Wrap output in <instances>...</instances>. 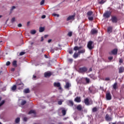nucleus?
<instances>
[{
    "instance_id": "obj_38",
    "label": "nucleus",
    "mask_w": 124,
    "mask_h": 124,
    "mask_svg": "<svg viewBox=\"0 0 124 124\" xmlns=\"http://www.w3.org/2000/svg\"><path fill=\"white\" fill-rule=\"evenodd\" d=\"M5 101L4 100H2V102L1 103H0V106H2V105H3L4 103H5Z\"/></svg>"
},
{
    "instance_id": "obj_29",
    "label": "nucleus",
    "mask_w": 124,
    "mask_h": 124,
    "mask_svg": "<svg viewBox=\"0 0 124 124\" xmlns=\"http://www.w3.org/2000/svg\"><path fill=\"white\" fill-rule=\"evenodd\" d=\"M15 122L16 124H18V123H20V118L17 117L16 119Z\"/></svg>"
},
{
    "instance_id": "obj_6",
    "label": "nucleus",
    "mask_w": 124,
    "mask_h": 124,
    "mask_svg": "<svg viewBox=\"0 0 124 124\" xmlns=\"http://www.w3.org/2000/svg\"><path fill=\"white\" fill-rule=\"evenodd\" d=\"M53 86L55 88H59V90H62V86H61V83L60 82H54Z\"/></svg>"
},
{
    "instance_id": "obj_46",
    "label": "nucleus",
    "mask_w": 124,
    "mask_h": 124,
    "mask_svg": "<svg viewBox=\"0 0 124 124\" xmlns=\"http://www.w3.org/2000/svg\"><path fill=\"white\" fill-rule=\"evenodd\" d=\"M16 8V7L15 6H12V8L11 9V11H12L14 9H15Z\"/></svg>"
},
{
    "instance_id": "obj_40",
    "label": "nucleus",
    "mask_w": 124,
    "mask_h": 124,
    "mask_svg": "<svg viewBox=\"0 0 124 124\" xmlns=\"http://www.w3.org/2000/svg\"><path fill=\"white\" fill-rule=\"evenodd\" d=\"M89 76L90 78H91L92 79H94V75L91 74V75H90Z\"/></svg>"
},
{
    "instance_id": "obj_47",
    "label": "nucleus",
    "mask_w": 124,
    "mask_h": 124,
    "mask_svg": "<svg viewBox=\"0 0 124 124\" xmlns=\"http://www.w3.org/2000/svg\"><path fill=\"white\" fill-rule=\"evenodd\" d=\"M23 55H25V52H21L19 53L20 56H23Z\"/></svg>"
},
{
    "instance_id": "obj_14",
    "label": "nucleus",
    "mask_w": 124,
    "mask_h": 124,
    "mask_svg": "<svg viewBox=\"0 0 124 124\" xmlns=\"http://www.w3.org/2000/svg\"><path fill=\"white\" fill-rule=\"evenodd\" d=\"M111 52L112 54V55H117V54H118V49H114L111 51Z\"/></svg>"
},
{
    "instance_id": "obj_13",
    "label": "nucleus",
    "mask_w": 124,
    "mask_h": 124,
    "mask_svg": "<svg viewBox=\"0 0 124 124\" xmlns=\"http://www.w3.org/2000/svg\"><path fill=\"white\" fill-rule=\"evenodd\" d=\"M112 31H113V27L112 26H109L108 28L107 32L108 33H111V32H112Z\"/></svg>"
},
{
    "instance_id": "obj_57",
    "label": "nucleus",
    "mask_w": 124,
    "mask_h": 124,
    "mask_svg": "<svg viewBox=\"0 0 124 124\" xmlns=\"http://www.w3.org/2000/svg\"><path fill=\"white\" fill-rule=\"evenodd\" d=\"M51 41H52V40L49 39V40H48L47 41V42H48V43H50L51 42Z\"/></svg>"
},
{
    "instance_id": "obj_25",
    "label": "nucleus",
    "mask_w": 124,
    "mask_h": 124,
    "mask_svg": "<svg viewBox=\"0 0 124 124\" xmlns=\"http://www.w3.org/2000/svg\"><path fill=\"white\" fill-rule=\"evenodd\" d=\"M45 28L44 27H40L39 28V32H43L44 31Z\"/></svg>"
},
{
    "instance_id": "obj_28",
    "label": "nucleus",
    "mask_w": 124,
    "mask_h": 124,
    "mask_svg": "<svg viewBox=\"0 0 124 124\" xmlns=\"http://www.w3.org/2000/svg\"><path fill=\"white\" fill-rule=\"evenodd\" d=\"M24 92L25 93H30V89H25L24 91Z\"/></svg>"
},
{
    "instance_id": "obj_5",
    "label": "nucleus",
    "mask_w": 124,
    "mask_h": 124,
    "mask_svg": "<svg viewBox=\"0 0 124 124\" xmlns=\"http://www.w3.org/2000/svg\"><path fill=\"white\" fill-rule=\"evenodd\" d=\"M93 41H90L88 44H87V47L88 48V49H89V50H93Z\"/></svg>"
},
{
    "instance_id": "obj_17",
    "label": "nucleus",
    "mask_w": 124,
    "mask_h": 124,
    "mask_svg": "<svg viewBox=\"0 0 124 124\" xmlns=\"http://www.w3.org/2000/svg\"><path fill=\"white\" fill-rule=\"evenodd\" d=\"M31 114H34V115H35V114H36V112H35V110L31 109L28 112L29 115H31Z\"/></svg>"
},
{
    "instance_id": "obj_37",
    "label": "nucleus",
    "mask_w": 124,
    "mask_h": 124,
    "mask_svg": "<svg viewBox=\"0 0 124 124\" xmlns=\"http://www.w3.org/2000/svg\"><path fill=\"white\" fill-rule=\"evenodd\" d=\"M99 4H103V3H105V1L103 0H101V1L99 2Z\"/></svg>"
},
{
    "instance_id": "obj_3",
    "label": "nucleus",
    "mask_w": 124,
    "mask_h": 124,
    "mask_svg": "<svg viewBox=\"0 0 124 124\" xmlns=\"http://www.w3.org/2000/svg\"><path fill=\"white\" fill-rule=\"evenodd\" d=\"M93 11H90L87 13V15L88 16V19L89 21L93 20V16H91L93 15Z\"/></svg>"
},
{
    "instance_id": "obj_18",
    "label": "nucleus",
    "mask_w": 124,
    "mask_h": 124,
    "mask_svg": "<svg viewBox=\"0 0 124 124\" xmlns=\"http://www.w3.org/2000/svg\"><path fill=\"white\" fill-rule=\"evenodd\" d=\"M84 103L86 105H90V103L89 102V98H87L84 99Z\"/></svg>"
},
{
    "instance_id": "obj_7",
    "label": "nucleus",
    "mask_w": 124,
    "mask_h": 124,
    "mask_svg": "<svg viewBox=\"0 0 124 124\" xmlns=\"http://www.w3.org/2000/svg\"><path fill=\"white\" fill-rule=\"evenodd\" d=\"M105 119L107 122H111L112 120V117H111L108 114H106Z\"/></svg>"
},
{
    "instance_id": "obj_64",
    "label": "nucleus",
    "mask_w": 124,
    "mask_h": 124,
    "mask_svg": "<svg viewBox=\"0 0 124 124\" xmlns=\"http://www.w3.org/2000/svg\"><path fill=\"white\" fill-rule=\"evenodd\" d=\"M58 124H62V122H60L58 123Z\"/></svg>"
},
{
    "instance_id": "obj_51",
    "label": "nucleus",
    "mask_w": 124,
    "mask_h": 124,
    "mask_svg": "<svg viewBox=\"0 0 124 124\" xmlns=\"http://www.w3.org/2000/svg\"><path fill=\"white\" fill-rule=\"evenodd\" d=\"M42 19H45L46 18V16L45 15H43L41 17Z\"/></svg>"
},
{
    "instance_id": "obj_16",
    "label": "nucleus",
    "mask_w": 124,
    "mask_h": 124,
    "mask_svg": "<svg viewBox=\"0 0 124 124\" xmlns=\"http://www.w3.org/2000/svg\"><path fill=\"white\" fill-rule=\"evenodd\" d=\"M70 87H71V85L70 84V83H69V82H67L65 86V89H69Z\"/></svg>"
},
{
    "instance_id": "obj_62",
    "label": "nucleus",
    "mask_w": 124,
    "mask_h": 124,
    "mask_svg": "<svg viewBox=\"0 0 124 124\" xmlns=\"http://www.w3.org/2000/svg\"><path fill=\"white\" fill-rule=\"evenodd\" d=\"M45 57L46 59H47V58H48V56H47V55H45Z\"/></svg>"
},
{
    "instance_id": "obj_52",
    "label": "nucleus",
    "mask_w": 124,
    "mask_h": 124,
    "mask_svg": "<svg viewBox=\"0 0 124 124\" xmlns=\"http://www.w3.org/2000/svg\"><path fill=\"white\" fill-rule=\"evenodd\" d=\"M17 27H18V28H21V27H22V24L19 23L18 24Z\"/></svg>"
},
{
    "instance_id": "obj_20",
    "label": "nucleus",
    "mask_w": 124,
    "mask_h": 124,
    "mask_svg": "<svg viewBox=\"0 0 124 124\" xmlns=\"http://www.w3.org/2000/svg\"><path fill=\"white\" fill-rule=\"evenodd\" d=\"M80 49H82V46L78 47L76 46L74 47V51H78V50H80Z\"/></svg>"
},
{
    "instance_id": "obj_19",
    "label": "nucleus",
    "mask_w": 124,
    "mask_h": 124,
    "mask_svg": "<svg viewBox=\"0 0 124 124\" xmlns=\"http://www.w3.org/2000/svg\"><path fill=\"white\" fill-rule=\"evenodd\" d=\"M124 72V67H120L119 69V73H123V72Z\"/></svg>"
},
{
    "instance_id": "obj_9",
    "label": "nucleus",
    "mask_w": 124,
    "mask_h": 124,
    "mask_svg": "<svg viewBox=\"0 0 124 124\" xmlns=\"http://www.w3.org/2000/svg\"><path fill=\"white\" fill-rule=\"evenodd\" d=\"M106 98L107 100H111V99H112V95L110 92H108L106 93Z\"/></svg>"
},
{
    "instance_id": "obj_54",
    "label": "nucleus",
    "mask_w": 124,
    "mask_h": 124,
    "mask_svg": "<svg viewBox=\"0 0 124 124\" xmlns=\"http://www.w3.org/2000/svg\"><path fill=\"white\" fill-rule=\"evenodd\" d=\"M11 71H12L13 72L15 71V68H12L11 69Z\"/></svg>"
},
{
    "instance_id": "obj_10",
    "label": "nucleus",
    "mask_w": 124,
    "mask_h": 124,
    "mask_svg": "<svg viewBox=\"0 0 124 124\" xmlns=\"http://www.w3.org/2000/svg\"><path fill=\"white\" fill-rule=\"evenodd\" d=\"M75 15L72 16H70L68 17L67 18L66 21H69L70 20H75Z\"/></svg>"
},
{
    "instance_id": "obj_15",
    "label": "nucleus",
    "mask_w": 124,
    "mask_h": 124,
    "mask_svg": "<svg viewBox=\"0 0 124 124\" xmlns=\"http://www.w3.org/2000/svg\"><path fill=\"white\" fill-rule=\"evenodd\" d=\"M45 77H50L52 74L51 73L46 72L44 74Z\"/></svg>"
},
{
    "instance_id": "obj_1",
    "label": "nucleus",
    "mask_w": 124,
    "mask_h": 124,
    "mask_svg": "<svg viewBox=\"0 0 124 124\" xmlns=\"http://www.w3.org/2000/svg\"><path fill=\"white\" fill-rule=\"evenodd\" d=\"M112 9H110L109 11H106V12L103 14V17L106 19H108L111 16L112 14Z\"/></svg>"
},
{
    "instance_id": "obj_56",
    "label": "nucleus",
    "mask_w": 124,
    "mask_h": 124,
    "mask_svg": "<svg viewBox=\"0 0 124 124\" xmlns=\"http://www.w3.org/2000/svg\"><path fill=\"white\" fill-rule=\"evenodd\" d=\"M92 71H93V70H92V68H89V72H91Z\"/></svg>"
},
{
    "instance_id": "obj_4",
    "label": "nucleus",
    "mask_w": 124,
    "mask_h": 124,
    "mask_svg": "<svg viewBox=\"0 0 124 124\" xmlns=\"http://www.w3.org/2000/svg\"><path fill=\"white\" fill-rule=\"evenodd\" d=\"M111 21L112 23L117 24L118 23V17L116 16H111Z\"/></svg>"
},
{
    "instance_id": "obj_27",
    "label": "nucleus",
    "mask_w": 124,
    "mask_h": 124,
    "mask_svg": "<svg viewBox=\"0 0 124 124\" xmlns=\"http://www.w3.org/2000/svg\"><path fill=\"white\" fill-rule=\"evenodd\" d=\"M118 85V83H115L113 85V90H117V86Z\"/></svg>"
},
{
    "instance_id": "obj_34",
    "label": "nucleus",
    "mask_w": 124,
    "mask_h": 124,
    "mask_svg": "<svg viewBox=\"0 0 124 124\" xmlns=\"http://www.w3.org/2000/svg\"><path fill=\"white\" fill-rule=\"evenodd\" d=\"M27 103V101L26 100H23L21 103V105H25Z\"/></svg>"
},
{
    "instance_id": "obj_60",
    "label": "nucleus",
    "mask_w": 124,
    "mask_h": 124,
    "mask_svg": "<svg viewBox=\"0 0 124 124\" xmlns=\"http://www.w3.org/2000/svg\"><path fill=\"white\" fill-rule=\"evenodd\" d=\"M33 78H34V79H35V78H36V76L35 75L33 76Z\"/></svg>"
},
{
    "instance_id": "obj_59",
    "label": "nucleus",
    "mask_w": 124,
    "mask_h": 124,
    "mask_svg": "<svg viewBox=\"0 0 124 124\" xmlns=\"http://www.w3.org/2000/svg\"><path fill=\"white\" fill-rule=\"evenodd\" d=\"M72 61H73V60L71 59H69V62H72Z\"/></svg>"
},
{
    "instance_id": "obj_33",
    "label": "nucleus",
    "mask_w": 124,
    "mask_h": 124,
    "mask_svg": "<svg viewBox=\"0 0 124 124\" xmlns=\"http://www.w3.org/2000/svg\"><path fill=\"white\" fill-rule=\"evenodd\" d=\"M69 103L70 104L71 106H73V105H74V103L71 100H69Z\"/></svg>"
},
{
    "instance_id": "obj_35",
    "label": "nucleus",
    "mask_w": 124,
    "mask_h": 124,
    "mask_svg": "<svg viewBox=\"0 0 124 124\" xmlns=\"http://www.w3.org/2000/svg\"><path fill=\"white\" fill-rule=\"evenodd\" d=\"M67 35H68V36H69L70 37L72 36V31L68 32Z\"/></svg>"
},
{
    "instance_id": "obj_63",
    "label": "nucleus",
    "mask_w": 124,
    "mask_h": 124,
    "mask_svg": "<svg viewBox=\"0 0 124 124\" xmlns=\"http://www.w3.org/2000/svg\"><path fill=\"white\" fill-rule=\"evenodd\" d=\"M112 124H117V122L112 123Z\"/></svg>"
},
{
    "instance_id": "obj_53",
    "label": "nucleus",
    "mask_w": 124,
    "mask_h": 124,
    "mask_svg": "<svg viewBox=\"0 0 124 124\" xmlns=\"http://www.w3.org/2000/svg\"><path fill=\"white\" fill-rule=\"evenodd\" d=\"M69 54H73V51L72 50H69Z\"/></svg>"
},
{
    "instance_id": "obj_45",
    "label": "nucleus",
    "mask_w": 124,
    "mask_h": 124,
    "mask_svg": "<svg viewBox=\"0 0 124 124\" xmlns=\"http://www.w3.org/2000/svg\"><path fill=\"white\" fill-rule=\"evenodd\" d=\"M12 23H14L15 22V17H13L11 19Z\"/></svg>"
},
{
    "instance_id": "obj_61",
    "label": "nucleus",
    "mask_w": 124,
    "mask_h": 124,
    "mask_svg": "<svg viewBox=\"0 0 124 124\" xmlns=\"http://www.w3.org/2000/svg\"><path fill=\"white\" fill-rule=\"evenodd\" d=\"M47 37H48L47 35H45V38H46Z\"/></svg>"
},
{
    "instance_id": "obj_21",
    "label": "nucleus",
    "mask_w": 124,
    "mask_h": 124,
    "mask_svg": "<svg viewBox=\"0 0 124 124\" xmlns=\"http://www.w3.org/2000/svg\"><path fill=\"white\" fill-rule=\"evenodd\" d=\"M77 109L78 111H81L82 110V105H78L77 106Z\"/></svg>"
},
{
    "instance_id": "obj_42",
    "label": "nucleus",
    "mask_w": 124,
    "mask_h": 124,
    "mask_svg": "<svg viewBox=\"0 0 124 124\" xmlns=\"http://www.w3.org/2000/svg\"><path fill=\"white\" fill-rule=\"evenodd\" d=\"M44 2H45V0H42L40 2V5H43V4H44Z\"/></svg>"
},
{
    "instance_id": "obj_31",
    "label": "nucleus",
    "mask_w": 124,
    "mask_h": 124,
    "mask_svg": "<svg viewBox=\"0 0 124 124\" xmlns=\"http://www.w3.org/2000/svg\"><path fill=\"white\" fill-rule=\"evenodd\" d=\"M16 89H17V86L16 85H14L12 87V90L13 91H15L16 90Z\"/></svg>"
},
{
    "instance_id": "obj_43",
    "label": "nucleus",
    "mask_w": 124,
    "mask_h": 124,
    "mask_svg": "<svg viewBox=\"0 0 124 124\" xmlns=\"http://www.w3.org/2000/svg\"><path fill=\"white\" fill-rule=\"evenodd\" d=\"M10 63H11L10 62L8 61L6 63V65H7V66H8V65H10Z\"/></svg>"
},
{
    "instance_id": "obj_24",
    "label": "nucleus",
    "mask_w": 124,
    "mask_h": 124,
    "mask_svg": "<svg viewBox=\"0 0 124 124\" xmlns=\"http://www.w3.org/2000/svg\"><path fill=\"white\" fill-rule=\"evenodd\" d=\"M62 113L63 116H65L66 115V110L64 109H62Z\"/></svg>"
},
{
    "instance_id": "obj_12",
    "label": "nucleus",
    "mask_w": 124,
    "mask_h": 124,
    "mask_svg": "<svg viewBox=\"0 0 124 124\" xmlns=\"http://www.w3.org/2000/svg\"><path fill=\"white\" fill-rule=\"evenodd\" d=\"M74 101L77 102L78 103H79V102H81V97L77 96L75 98Z\"/></svg>"
},
{
    "instance_id": "obj_22",
    "label": "nucleus",
    "mask_w": 124,
    "mask_h": 124,
    "mask_svg": "<svg viewBox=\"0 0 124 124\" xmlns=\"http://www.w3.org/2000/svg\"><path fill=\"white\" fill-rule=\"evenodd\" d=\"M86 52V49H83L81 50L78 51V54H84Z\"/></svg>"
},
{
    "instance_id": "obj_26",
    "label": "nucleus",
    "mask_w": 124,
    "mask_h": 124,
    "mask_svg": "<svg viewBox=\"0 0 124 124\" xmlns=\"http://www.w3.org/2000/svg\"><path fill=\"white\" fill-rule=\"evenodd\" d=\"M13 65L15 66V67H17V61H14L13 62Z\"/></svg>"
},
{
    "instance_id": "obj_32",
    "label": "nucleus",
    "mask_w": 124,
    "mask_h": 124,
    "mask_svg": "<svg viewBox=\"0 0 124 124\" xmlns=\"http://www.w3.org/2000/svg\"><path fill=\"white\" fill-rule=\"evenodd\" d=\"M85 81H86L87 84L90 83V78H85Z\"/></svg>"
},
{
    "instance_id": "obj_58",
    "label": "nucleus",
    "mask_w": 124,
    "mask_h": 124,
    "mask_svg": "<svg viewBox=\"0 0 124 124\" xmlns=\"http://www.w3.org/2000/svg\"><path fill=\"white\" fill-rule=\"evenodd\" d=\"M43 40H44V39L43 38V37H41V41H43Z\"/></svg>"
},
{
    "instance_id": "obj_44",
    "label": "nucleus",
    "mask_w": 124,
    "mask_h": 124,
    "mask_svg": "<svg viewBox=\"0 0 124 124\" xmlns=\"http://www.w3.org/2000/svg\"><path fill=\"white\" fill-rule=\"evenodd\" d=\"M58 104H59V105H62V101H59L58 102Z\"/></svg>"
},
{
    "instance_id": "obj_41",
    "label": "nucleus",
    "mask_w": 124,
    "mask_h": 124,
    "mask_svg": "<svg viewBox=\"0 0 124 124\" xmlns=\"http://www.w3.org/2000/svg\"><path fill=\"white\" fill-rule=\"evenodd\" d=\"M89 93H93V88H89Z\"/></svg>"
},
{
    "instance_id": "obj_36",
    "label": "nucleus",
    "mask_w": 124,
    "mask_h": 124,
    "mask_svg": "<svg viewBox=\"0 0 124 124\" xmlns=\"http://www.w3.org/2000/svg\"><path fill=\"white\" fill-rule=\"evenodd\" d=\"M93 112H96V111H97V108H96V107H94L92 109Z\"/></svg>"
},
{
    "instance_id": "obj_48",
    "label": "nucleus",
    "mask_w": 124,
    "mask_h": 124,
    "mask_svg": "<svg viewBox=\"0 0 124 124\" xmlns=\"http://www.w3.org/2000/svg\"><path fill=\"white\" fill-rule=\"evenodd\" d=\"M119 62H120V63H123V59H120V60H119Z\"/></svg>"
},
{
    "instance_id": "obj_23",
    "label": "nucleus",
    "mask_w": 124,
    "mask_h": 124,
    "mask_svg": "<svg viewBox=\"0 0 124 124\" xmlns=\"http://www.w3.org/2000/svg\"><path fill=\"white\" fill-rule=\"evenodd\" d=\"M79 56V53L75 52L73 55L74 59H77Z\"/></svg>"
},
{
    "instance_id": "obj_30",
    "label": "nucleus",
    "mask_w": 124,
    "mask_h": 124,
    "mask_svg": "<svg viewBox=\"0 0 124 124\" xmlns=\"http://www.w3.org/2000/svg\"><path fill=\"white\" fill-rule=\"evenodd\" d=\"M36 33V31L35 30H31V34H35Z\"/></svg>"
},
{
    "instance_id": "obj_49",
    "label": "nucleus",
    "mask_w": 124,
    "mask_h": 124,
    "mask_svg": "<svg viewBox=\"0 0 124 124\" xmlns=\"http://www.w3.org/2000/svg\"><path fill=\"white\" fill-rule=\"evenodd\" d=\"M23 121H24V122H27V121H28V118H27V117H24V118H23Z\"/></svg>"
},
{
    "instance_id": "obj_8",
    "label": "nucleus",
    "mask_w": 124,
    "mask_h": 124,
    "mask_svg": "<svg viewBox=\"0 0 124 124\" xmlns=\"http://www.w3.org/2000/svg\"><path fill=\"white\" fill-rule=\"evenodd\" d=\"M16 85L18 90H23V89H24V84L23 83H17Z\"/></svg>"
},
{
    "instance_id": "obj_11",
    "label": "nucleus",
    "mask_w": 124,
    "mask_h": 124,
    "mask_svg": "<svg viewBox=\"0 0 124 124\" xmlns=\"http://www.w3.org/2000/svg\"><path fill=\"white\" fill-rule=\"evenodd\" d=\"M98 33V31L97 30L93 29L91 30V34L93 35V34H97V33Z\"/></svg>"
},
{
    "instance_id": "obj_39",
    "label": "nucleus",
    "mask_w": 124,
    "mask_h": 124,
    "mask_svg": "<svg viewBox=\"0 0 124 124\" xmlns=\"http://www.w3.org/2000/svg\"><path fill=\"white\" fill-rule=\"evenodd\" d=\"M53 16H54V17H60V15L57 14H52Z\"/></svg>"
},
{
    "instance_id": "obj_55",
    "label": "nucleus",
    "mask_w": 124,
    "mask_h": 124,
    "mask_svg": "<svg viewBox=\"0 0 124 124\" xmlns=\"http://www.w3.org/2000/svg\"><path fill=\"white\" fill-rule=\"evenodd\" d=\"M106 81H109L110 80V78H105Z\"/></svg>"
},
{
    "instance_id": "obj_2",
    "label": "nucleus",
    "mask_w": 124,
    "mask_h": 124,
    "mask_svg": "<svg viewBox=\"0 0 124 124\" xmlns=\"http://www.w3.org/2000/svg\"><path fill=\"white\" fill-rule=\"evenodd\" d=\"M87 71H88V68L86 66L80 67L78 70V72H79V73H82L83 74L86 73Z\"/></svg>"
},
{
    "instance_id": "obj_50",
    "label": "nucleus",
    "mask_w": 124,
    "mask_h": 124,
    "mask_svg": "<svg viewBox=\"0 0 124 124\" xmlns=\"http://www.w3.org/2000/svg\"><path fill=\"white\" fill-rule=\"evenodd\" d=\"M108 59L109 61H112V60H113V57H109Z\"/></svg>"
}]
</instances>
